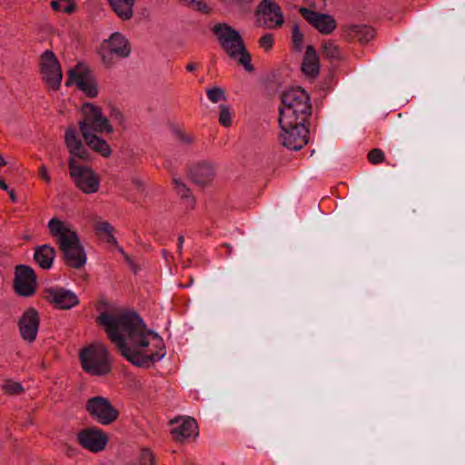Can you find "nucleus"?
<instances>
[{"instance_id": "obj_1", "label": "nucleus", "mask_w": 465, "mask_h": 465, "mask_svg": "<svg viewBox=\"0 0 465 465\" xmlns=\"http://www.w3.org/2000/svg\"><path fill=\"white\" fill-rule=\"evenodd\" d=\"M97 322L121 354L137 367L149 368L165 355L163 339L147 330L136 312H102Z\"/></svg>"}, {"instance_id": "obj_2", "label": "nucleus", "mask_w": 465, "mask_h": 465, "mask_svg": "<svg viewBox=\"0 0 465 465\" xmlns=\"http://www.w3.org/2000/svg\"><path fill=\"white\" fill-rule=\"evenodd\" d=\"M47 227L50 234L57 242L65 265L77 270L83 268L86 263L87 257L73 225L57 218H52L48 222Z\"/></svg>"}, {"instance_id": "obj_3", "label": "nucleus", "mask_w": 465, "mask_h": 465, "mask_svg": "<svg viewBox=\"0 0 465 465\" xmlns=\"http://www.w3.org/2000/svg\"><path fill=\"white\" fill-rule=\"evenodd\" d=\"M278 122L289 124L292 121H308L312 114L309 94L301 87H292L281 94Z\"/></svg>"}, {"instance_id": "obj_4", "label": "nucleus", "mask_w": 465, "mask_h": 465, "mask_svg": "<svg viewBox=\"0 0 465 465\" xmlns=\"http://www.w3.org/2000/svg\"><path fill=\"white\" fill-rule=\"evenodd\" d=\"M213 33L217 37L221 47L230 58L238 59V64L242 65L247 72L254 70L252 64V57L247 51L240 33L228 24H218L213 26Z\"/></svg>"}, {"instance_id": "obj_5", "label": "nucleus", "mask_w": 465, "mask_h": 465, "mask_svg": "<svg viewBox=\"0 0 465 465\" xmlns=\"http://www.w3.org/2000/svg\"><path fill=\"white\" fill-rule=\"evenodd\" d=\"M79 359L83 370L92 376H106L112 371L109 351L102 343L96 342L83 348Z\"/></svg>"}, {"instance_id": "obj_6", "label": "nucleus", "mask_w": 465, "mask_h": 465, "mask_svg": "<svg viewBox=\"0 0 465 465\" xmlns=\"http://www.w3.org/2000/svg\"><path fill=\"white\" fill-rule=\"evenodd\" d=\"M83 118L79 122V129L81 134L84 133H99L112 134L114 128L108 118L104 115L102 109L92 104L84 103L81 109Z\"/></svg>"}, {"instance_id": "obj_7", "label": "nucleus", "mask_w": 465, "mask_h": 465, "mask_svg": "<svg viewBox=\"0 0 465 465\" xmlns=\"http://www.w3.org/2000/svg\"><path fill=\"white\" fill-rule=\"evenodd\" d=\"M68 169L74 185L81 192L91 194L99 191L101 179L92 168L81 165L74 157H69Z\"/></svg>"}, {"instance_id": "obj_8", "label": "nucleus", "mask_w": 465, "mask_h": 465, "mask_svg": "<svg viewBox=\"0 0 465 465\" xmlns=\"http://www.w3.org/2000/svg\"><path fill=\"white\" fill-rule=\"evenodd\" d=\"M307 121L293 122L289 124L279 122L281 143L289 150L298 151L309 142Z\"/></svg>"}, {"instance_id": "obj_9", "label": "nucleus", "mask_w": 465, "mask_h": 465, "mask_svg": "<svg viewBox=\"0 0 465 465\" xmlns=\"http://www.w3.org/2000/svg\"><path fill=\"white\" fill-rule=\"evenodd\" d=\"M85 411L91 419L101 425H110L119 418V411L103 396L89 398L85 402Z\"/></svg>"}, {"instance_id": "obj_10", "label": "nucleus", "mask_w": 465, "mask_h": 465, "mask_svg": "<svg viewBox=\"0 0 465 465\" xmlns=\"http://www.w3.org/2000/svg\"><path fill=\"white\" fill-rule=\"evenodd\" d=\"M40 74L43 82L53 91H58L63 79V72L55 54L50 51H45L40 56Z\"/></svg>"}, {"instance_id": "obj_11", "label": "nucleus", "mask_w": 465, "mask_h": 465, "mask_svg": "<svg viewBox=\"0 0 465 465\" xmlns=\"http://www.w3.org/2000/svg\"><path fill=\"white\" fill-rule=\"evenodd\" d=\"M131 53V45L128 40L120 33H114L105 40L100 49V55L106 66L114 64V57L125 58Z\"/></svg>"}, {"instance_id": "obj_12", "label": "nucleus", "mask_w": 465, "mask_h": 465, "mask_svg": "<svg viewBox=\"0 0 465 465\" xmlns=\"http://www.w3.org/2000/svg\"><path fill=\"white\" fill-rule=\"evenodd\" d=\"M75 84L88 97H96L98 94L97 83L91 70L83 64H78L68 71L66 85Z\"/></svg>"}, {"instance_id": "obj_13", "label": "nucleus", "mask_w": 465, "mask_h": 465, "mask_svg": "<svg viewBox=\"0 0 465 465\" xmlns=\"http://www.w3.org/2000/svg\"><path fill=\"white\" fill-rule=\"evenodd\" d=\"M76 439L80 446L93 453L104 450L108 443L107 434L94 426L80 430Z\"/></svg>"}, {"instance_id": "obj_14", "label": "nucleus", "mask_w": 465, "mask_h": 465, "mask_svg": "<svg viewBox=\"0 0 465 465\" xmlns=\"http://www.w3.org/2000/svg\"><path fill=\"white\" fill-rule=\"evenodd\" d=\"M37 287L35 271L27 265H17L15 270L14 288L20 296H32Z\"/></svg>"}, {"instance_id": "obj_15", "label": "nucleus", "mask_w": 465, "mask_h": 465, "mask_svg": "<svg viewBox=\"0 0 465 465\" xmlns=\"http://www.w3.org/2000/svg\"><path fill=\"white\" fill-rule=\"evenodd\" d=\"M258 21L270 29L281 27L283 15L280 5L272 0H262L258 6Z\"/></svg>"}, {"instance_id": "obj_16", "label": "nucleus", "mask_w": 465, "mask_h": 465, "mask_svg": "<svg viewBox=\"0 0 465 465\" xmlns=\"http://www.w3.org/2000/svg\"><path fill=\"white\" fill-rule=\"evenodd\" d=\"M302 16L322 35L331 34L337 27L336 20L332 15L322 14L306 7L299 8Z\"/></svg>"}, {"instance_id": "obj_17", "label": "nucleus", "mask_w": 465, "mask_h": 465, "mask_svg": "<svg viewBox=\"0 0 465 465\" xmlns=\"http://www.w3.org/2000/svg\"><path fill=\"white\" fill-rule=\"evenodd\" d=\"M40 325V317L35 308L25 310L18 321L22 339L29 343L35 341Z\"/></svg>"}, {"instance_id": "obj_18", "label": "nucleus", "mask_w": 465, "mask_h": 465, "mask_svg": "<svg viewBox=\"0 0 465 465\" xmlns=\"http://www.w3.org/2000/svg\"><path fill=\"white\" fill-rule=\"evenodd\" d=\"M44 293L45 299L59 310H69L79 303L75 293L64 288H48Z\"/></svg>"}, {"instance_id": "obj_19", "label": "nucleus", "mask_w": 465, "mask_h": 465, "mask_svg": "<svg viewBox=\"0 0 465 465\" xmlns=\"http://www.w3.org/2000/svg\"><path fill=\"white\" fill-rule=\"evenodd\" d=\"M189 180L198 186L204 187L213 183L216 175V168L213 163L199 162L192 165L187 173Z\"/></svg>"}, {"instance_id": "obj_20", "label": "nucleus", "mask_w": 465, "mask_h": 465, "mask_svg": "<svg viewBox=\"0 0 465 465\" xmlns=\"http://www.w3.org/2000/svg\"><path fill=\"white\" fill-rule=\"evenodd\" d=\"M341 29L346 40H357L361 44H367L376 36L375 29L366 25H344Z\"/></svg>"}, {"instance_id": "obj_21", "label": "nucleus", "mask_w": 465, "mask_h": 465, "mask_svg": "<svg viewBox=\"0 0 465 465\" xmlns=\"http://www.w3.org/2000/svg\"><path fill=\"white\" fill-rule=\"evenodd\" d=\"M320 62L319 56L312 45H308L305 50L302 64V71L310 77H316L319 74Z\"/></svg>"}, {"instance_id": "obj_22", "label": "nucleus", "mask_w": 465, "mask_h": 465, "mask_svg": "<svg viewBox=\"0 0 465 465\" xmlns=\"http://www.w3.org/2000/svg\"><path fill=\"white\" fill-rule=\"evenodd\" d=\"M98 133H84L82 136L86 145L94 152L99 153L104 158L112 154V149L107 142L97 135Z\"/></svg>"}, {"instance_id": "obj_23", "label": "nucleus", "mask_w": 465, "mask_h": 465, "mask_svg": "<svg viewBox=\"0 0 465 465\" xmlns=\"http://www.w3.org/2000/svg\"><path fill=\"white\" fill-rule=\"evenodd\" d=\"M55 255L56 252L54 247L44 244L35 248L34 260L42 269L47 270L53 265Z\"/></svg>"}, {"instance_id": "obj_24", "label": "nucleus", "mask_w": 465, "mask_h": 465, "mask_svg": "<svg viewBox=\"0 0 465 465\" xmlns=\"http://www.w3.org/2000/svg\"><path fill=\"white\" fill-rule=\"evenodd\" d=\"M197 430V423L193 418H186L183 420L181 425L172 429L171 434L176 441H183V440L193 435Z\"/></svg>"}, {"instance_id": "obj_25", "label": "nucleus", "mask_w": 465, "mask_h": 465, "mask_svg": "<svg viewBox=\"0 0 465 465\" xmlns=\"http://www.w3.org/2000/svg\"><path fill=\"white\" fill-rule=\"evenodd\" d=\"M136 0H108L113 11L124 21L130 20L134 15Z\"/></svg>"}, {"instance_id": "obj_26", "label": "nucleus", "mask_w": 465, "mask_h": 465, "mask_svg": "<svg viewBox=\"0 0 465 465\" xmlns=\"http://www.w3.org/2000/svg\"><path fill=\"white\" fill-rule=\"evenodd\" d=\"M173 182L175 185L176 193L181 197L187 210H193L196 204V200L192 194L191 190L180 179L173 178Z\"/></svg>"}, {"instance_id": "obj_27", "label": "nucleus", "mask_w": 465, "mask_h": 465, "mask_svg": "<svg viewBox=\"0 0 465 465\" xmlns=\"http://www.w3.org/2000/svg\"><path fill=\"white\" fill-rule=\"evenodd\" d=\"M322 54L331 62L342 59L341 51L333 40H327L322 44Z\"/></svg>"}, {"instance_id": "obj_28", "label": "nucleus", "mask_w": 465, "mask_h": 465, "mask_svg": "<svg viewBox=\"0 0 465 465\" xmlns=\"http://www.w3.org/2000/svg\"><path fill=\"white\" fill-rule=\"evenodd\" d=\"M64 143L69 153L82 143V141L77 135L76 128L74 125L71 124L66 129L64 134Z\"/></svg>"}, {"instance_id": "obj_29", "label": "nucleus", "mask_w": 465, "mask_h": 465, "mask_svg": "<svg viewBox=\"0 0 465 465\" xmlns=\"http://www.w3.org/2000/svg\"><path fill=\"white\" fill-rule=\"evenodd\" d=\"M50 5L54 11L66 14H72L76 9L74 0H52Z\"/></svg>"}, {"instance_id": "obj_30", "label": "nucleus", "mask_w": 465, "mask_h": 465, "mask_svg": "<svg viewBox=\"0 0 465 465\" xmlns=\"http://www.w3.org/2000/svg\"><path fill=\"white\" fill-rule=\"evenodd\" d=\"M95 231L98 233H104L108 235V242H116L115 237L113 235V232L114 231V227L106 221L99 222L95 224Z\"/></svg>"}, {"instance_id": "obj_31", "label": "nucleus", "mask_w": 465, "mask_h": 465, "mask_svg": "<svg viewBox=\"0 0 465 465\" xmlns=\"http://www.w3.org/2000/svg\"><path fill=\"white\" fill-rule=\"evenodd\" d=\"M206 95L208 99L214 104L226 100L224 90L218 86L208 88L206 90Z\"/></svg>"}, {"instance_id": "obj_32", "label": "nucleus", "mask_w": 465, "mask_h": 465, "mask_svg": "<svg viewBox=\"0 0 465 465\" xmlns=\"http://www.w3.org/2000/svg\"><path fill=\"white\" fill-rule=\"evenodd\" d=\"M2 389L7 395H19L24 391V388L21 383L11 380L6 381L3 384Z\"/></svg>"}, {"instance_id": "obj_33", "label": "nucleus", "mask_w": 465, "mask_h": 465, "mask_svg": "<svg viewBox=\"0 0 465 465\" xmlns=\"http://www.w3.org/2000/svg\"><path fill=\"white\" fill-rule=\"evenodd\" d=\"M220 114H219V123L224 126L229 127L232 125V112L228 105L221 104L219 106Z\"/></svg>"}, {"instance_id": "obj_34", "label": "nucleus", "mask_w": 465, "mask_h": 465, "mask_svg": "<svg viewBox=\"0 0 465 465\" xmlns=\"http://www.w3.org/2000/svg\"><path fill=\"white\" fill-rule=\"evenodd\" d=\"M367 158L371 164H379L383 163L385 160L383 152L379 148L371 149L368 153Z\"/></svg>"}, {"instance_id": "obj_35", "label": "nucleus", "mask_w": 465, "mask_h": 465, "mask_svg": "<svg viewBox=\"0 0 465 465\" xmlns=\"http://www.w3.org/2000/svg\"><path fill=\"white\" fill-rule=\"evenodd\" d=\"M69 153L70 157H74V160H76V158H79L83 161H88L90 159V153L84 148L83 143L76 148H74L73 151H71Z\"/></svg>"}, {"instance_id": "obj_36", "label": "nucleus", "mask_w": 465, "mask_h": 465, "mask_svg": "<svg viewBox=\"0 0 465 465\" xmlns=\"http://www.w3.org/2000/svg\"><path fill=\"white\" fill-rule=\"evenodd\" d=\"M137 465H155L153 453L148 449H143Z\"/></svg>"}, {"instance_id": "obj_37", "label": "nucleus", "mask_w": 465, "mask_h": 465, "mask_svg": "<svg viewBox=\"0 0 465 465\" xmlns=\"http://www.w3.org/2000/svg\"><path fill=\"white\" fill-rule=\"evenodd\" d=\"M303 39V34L301 32L299 25L295 24L292 27V42L296 49H302Z\"/></svg>"}, {"instance_id": "obj_38", "label": "nucleus", "mask_w": 465, "mask_h": 465, "mask_svg": "<svg viewBox=\"0 0 465 465\" xmlns=\"http://www.w3.org/2000/svg\"><path fill=\"white\" fill-rule=\"evenodd\" d=\"M274 44V36L271 33L263 35L259 40V45L264 51H269L272 48Z\"/></svg>"}, {"instance_id": "obj_39", "label": "nucleus", "mask_w": 465, "mask_h": 465, "mask_svg": "<svg viewBox=\"0 0 465 465\" xmlns=\"http://www.w3.org/2000/svg\"><path fill=\"white\" fill-rule=\"evenodd\" d=\"M176 135L181 142L186 144H191L193 142V137L191 134H188L181 130L176 131Z\"/></svg>"}, {"instance_id": "obj_40", "label": "nucleus", "mask_w": 465, "mask_h": 465, "mask_svg": "<svg viewBox=\"0 0 465 465\" xmlns=\"http://www.w3.org/2000/svg\"><path fill=\"white\" fill-rule=\"evenodd\" d=\"M39 176L46 183H49L51 178L48 174L47 168L45 165H42L39 169Z\"/></svg>"}, {"instance_id": "obj_41", "label": "nucleus", "mask_w": 465, "mask_h": 465, "mask_svg": "<svg viewBox=\"0 0 465 465\" xmlns=\"http://www.w3.org/2000/svg\"><path fill=\"white\" fill-rule=\"evenodd\" d=\"M230 4L236 5L240 7H243L253 2V0H228Z\"/></svg>"}, {"instance_id": "obj_42", "label": "nucleus", "mask_w": 465, "mask_h": 465, "mask_svg": "<svg viewBox=\"0 0 465 465\" xmlns=\"http://www.w3.org/2000/svg\"><path fill=\"white\" fill-rule=\"evenodd\" d=\"M112 115H113L115 119H117V120L119 121L120 124H124V115H123V114H122L120 111H118V110H114V111H113V114H112Z\"/></svg>"}, {"instance_id": "obj_43", "label": "nucleus", "mask_w": 465, "mask_h": 465, "mask_svg": "<svg viewBox=\"0 0 465 465\" xmlns=\"http://www.w3.org/2000/svg\"><path fill=\"white\" fill-rule=\"evenodd\" d=\"M9 194V197H10V200L13 202V203H16L17 202V197H16V194L15 193V190L14 189H8L6 191Z\"/></svg>"}, {"instance_id": "obj_44", "label": "nucleus", "mask_w": 465, "mask_h": 465, "mask_svg": "<svg viewBox=\"0 0 465 465\" xmlns=\"http://www.w3.org/2000/svg\"><path fill=\"white\" fill-rule=\"evenodd\" d=\"M124 260L128 262V264L131 266V268L134 271V272H136L137 269L135 267V265L133 263L130 256L126 253H124Z\"/></svg>"}, {"instance_id": "obj_45", "label": "nucleus", "mask_w": 465, "mask_h": 465, "mask_svg": "<svg viewBox=\"0 0 465 465\" xmlns=\"http://www.w3.org/2000/svg\"><path fill=\"white\" fill-rule=\"evenodd\" d=\"M197 68V65L196 64L194 63H189L187 65H186V70L188 72H193L194 70H196Z\"/></svg>"}, {"instance_id": "obj_46", "label": "nucleus", "mask_w": 465, "mask_h": 465, "mask_svg": "<svg viewBox=\"0 0 465 465\" xmlns=\"http://www.w3.org/2000/svg\"><path fill=\"white\" fill-rule=\"evenodd\" d=\"M0 189L5 190V191H7L9 189L8 185L6 184L5 180L1 177H0Z\"/></svg>"}, {"instance_id": "obj_47", "label": "nucleus", "mask_w": 465, "mask_h": 465, "mask_svg": "<svg viewBox=\"0 0 465 465\" xmlns=\"http://www.w3.org/2000/svg\"><path fill=\"white\" fill-rule=\"evenodd\" d=\"M197 8H198V10L205 12L207 9V5L204 3L199 2V3H197Z\"/></svg>"}, {"instance_id": "obj_48", "label": "nucleus", "mask_w": 465, "mask_h": 465, "mask_svg": "<svg viewBox=\"0 0 465 465\" xmlns=\"http://www.w3.org/2000/svg\"><path fill=\"white\" fill-rule=\"evenodd\" d=\"M178 241H179L178 249H179V252H182V248H183V243L184 242L183 236V235L179 236Z\"/></svg>"}, {"instance_id": "obj_49", "label": "nucleus", "mask_w": 465, "mask_h": 465, "mask_svg": "<svg viewBox=\"0 0 465 465\" xmlns=\"http://www.w3.org/2000/svg\"><path fill=\"white\" fill-rule=\"evenodd\" d=\"M6 164V162L3 158V156L0 154V167L5 166Z\"/></svg>"}, {"instance_id": "obj_50", "label": "nucleus", "mask_w": 465, "mask_h": 465, "mask_svg": "<svg viewBox=\"0 0 465 465\" xmlns=\"http://www.w3.org/2000/svg\"><path fill=\"white\" fill-rule=\"evenodd\" d=\"M223 246L227 248L228 254H231L232 253V246L230 244H228V243H224Z\"/></svg>"}, {"instance_id": "obj_51", "label": "nucleus", "mask_w": 465, "mask_h": 465, "mask_svg": "<svg viewBox=\"0 0 465 465\" xmlns=\"http://www.w3.org/2000/svg\"><path fill=\"white\" fill-rule=\"evenodd\" d=\"M193 278L191 276L190 280H189V284H187V285H181V286L182 287H187V286L191 285L193 283Z\"/></svg>"}]
</instances>
